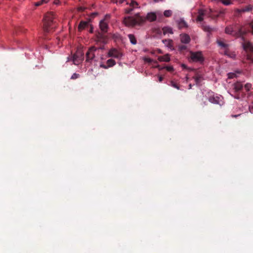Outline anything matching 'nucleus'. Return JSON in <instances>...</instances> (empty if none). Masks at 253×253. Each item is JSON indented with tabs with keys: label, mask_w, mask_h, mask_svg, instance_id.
Masks as SVG:
<instances>
[{
	"label": "nucleus",
	"mask_w": 253,
	"mask_h": 253,
	"mask_svg": "<svg viewBox=\"0 0 253 253\" xmlns=\"http://www.w3.org/2000/svg\"><path fill=\"white\" fill-rule=\"evenodd\" d=\"M217 44L221 47L224 49V50L228 49L229 45L225 43L223 41L221 40H217L216 41Z\"/></svg>",
	"instance_id": "21"
},
{
	"label": "nucleus",
	"mask_w": 253,
	"mask_h": 253,
	"mask_svg": "<svg viewBox=\"0 0 253 253\" xmlns=\"http://www.w3.org/2000/svg\"><path fill=\"white\" fill-rule=\"evenodd\" d=\"M245 96V93H242L241 94V95L240 94V93L239 92H235V94L233 95V97L234 98L237 99H239L241 97H244Z\"/></svg>",
	"instance_id": "28"
},
{
	"label": "nucleus",
	"mask_w": 253,
	"mask_h": 253,
	"mask_svg": "<svg viewBox=\"0 0 253 253\" xmlns=\"http://www.w3.org/2000/svg\"><path fill=\"white\" fill-rule=\"evenodd\" d=\"M170 85L177 89H179L180 88L179 85L175 82H174L173 81H171L170 82Z\"/></svg>",
	"instance_id": "34"
},
{
	"label": "nucleus",
	"mask_w": 253,
	"mask_h": 253,
	"mask_svg": "<svg viewBox=\"0 0 253 253\" xmlns=\"http://www.w3.org/2000/svg\"><path fill=\"white\" fill-rule=\"evenodd\" d=\"M163 80V77L161 76L159 77V82H162Z\"/></svg>",
	"instance_id": "49"
},
{
	"label": "nucleus",
	"mask_w": 253,
	"mask_h": 253,
	"mask_svg": "<svg viewBox=\"0 0 253 253\" xmlns=\"http://www.w3.org/2000/svg\"><path fill=\"white\" fill-rule=\"evenodd\" d=\"M133 8H131V7H130V8L126 9V13L127 14H129L133 10Z\"/></svg>",
	"instance_id": "42"
},
{
	"label": "nucleus",
	"mask_w": 253,
	"mask_h": 253,
	"mask_svg": "<svg viewBox=\"0 0 253 253\" xmlns=\"http://www.w3.org/2000/svg\"><path fill=\"white\" fill-rule=\"evenodd\" d=\"M163 34L166 35L167 34H173L172 29L171 28L169 27H165L162 29Z\"/></svg>",
	"instance_id": "25"
},
{
	"label": "nucleus",
	"mask_w": 253,
	"mask_h": 253,
	"mask_svg": "<svg viewBox=\"0 0 253 253\" xmlns=\"http://www.w3.org/2000/svg\"><path fill=\"white\" fill-rule=\"evenodd\" d=\"M252 87V84L250 83H247L244 85V88L247 91H249Z\"/></svg>",
	"instance_id": "35"
},
{
	"label": "nucleus",
	"mask_w": 253,
	"mask_h": 253,
	"mask_svg": "<svg viewBox=\"0 0 253 253\" xmlns=\"http://www.w3.org/2000/svg\"><path fill=\"white\" fill-rule=\"evenodd\" d=\"M247 59L249 60L253 64V57L251 55H247Z\"/></svg>",
	"instance_id": "40"
},
{
	"label": "nucleus",
	"mask_w": 253,
	"mask_h": 253,
	"mask_svg": "<svg viewBox=\"0 0 253 253\" xmlns=\"http://www.w3.org/2000/svg\"><path fill=\"white\" fill-rule=\"evenodd\" d=\"M156 51H157V52L159 54H162L163 52L162 51V50L161 49H157L156 50Z\"/></svg>",
	"instance_id": "48"
},
{
	"label": "nucleus",
	"mask_w": 253,
	"mask_h": 253,
	"mask_svg": "<svg viewBox=\"0 0 253 253\" xmlns=\"http://www.w3.org/2000/svg\"><path fill=\"white\" fill-rule=\"evenodd\" d=\"M126 0H120L119 3H123Z\"/></svg>",
	"instance_id": "52"
},
{
	"label": "nucleus",
	"mask_w": 253,
	"mask_h": 253,
	"mask_svg": "<svg viewBox=\"0 0 253 253\" xmlns=\"http://www.w3.org/2000/svg\"><path fill=\"white\" fill-rule=\"evenodd\" d=\"M202 28L204 31L208 32L210 34L215 30V28L208 25H203Z\"/></svg>",
	"instance_id": "22"
},
{
	"label": "nucleus",
	"mask_w": 253,
	"mask_h": 253,
	"mask_svg": "<svg viewBox=\"0 0 253 253\" xmlns=\"http://www.w3.org/2000/svg\"><path fill=\"white\" fill-rule=\"evenodd\" d=\"M96 40L98 42L106 43L107 41V37L102 33L98 32L96 35Z\"/></svg>",
	"instance_id": "11"
},
{
	"label": "nucleus",
	"mask_w": 253,
	"mask_h": 253,
	"mask_svg": "<svg viewBox=\"0 0 253 253\" xmlns=\"http://www.w3.org/2000/svg\"><path fill=\"white\" fill-rule=\"evenodd\" d=\"M99 27L103 33H106L107 32V29L108 28V26L107 23H106L104 20H101L99 24Z\"/></svg>",
	"instance_id": "18"
},
{
	"label": "nucleus",
	"mask_w": 253,
	"mask_h": 253,
	"mask_svg": "<svg viewBox=\"0 0 253 253\" xmlns=\"http://www.w3.org/2000/svg\"><path fill=\"white\" fill-rule=\"evenodd\" d=\"M147 51H148V50H147V49H145V50H144V51H145V52H147Z\"/></svg>",
	"instance_id": "60"
},
{
	"label": "nucleus",
	"mask_w": 253,
	"mask_h": 253,
	"mask_svg": "<svg viewBox=\"0 0 253 253\" xmlns=\"http://www.w3.org/2000/svg\"><path fill=\"white\" fill-rule=\"evenodd\" d=\"M97 48L93 46L90 47L85 54L86 62L91 63L95 57V52L96 51Z\"/></svg>",
	"instance_id": "6"
},
{
	"label": "nucleus",
	"mask_w": 253,
	"mask_h": 253,
	"mask_svg": "<svg viewBox=\"0 0 253 253\" xmlns=\"http://www.w3.org/2000/svg\"><path fill=\"white\" fill-rule=\"evenodd\" d=\"M252 9V6L251 5H249L245 6L244 8H242L240 9H238L237 11L239 12H244L250 11Z\"/></svg>",
	"instance_id": "24"
},
{
	"label": "nucleus",
	"mask_w": 253,
	"mask_h": 253,
	"mask_svg": "<svg viewBox=\"0 0 253 253\" xmlns=\"http://www.w3.org/2000/svg\"><path fill=\"white\" fill-rule=\"evenodd\" d=\"M232 85L235 92H240L243 88V84L241 82H237L233 84Z\"/></svg>",
	"instance_id": "10"
},
{
	"label": "nucleus",
	"mask_w": 253,
	"mask_h": 253,
	"mask_svg": "<svg viewBox=\"0 0 253 253\" xmlns=\"http://www.w3.org/2000/svg\"><path fill=\"white\" fill-rule=\"evenodd\" d=\"M236 75L234 73H230L228 74V78L230 79L233 78Z\"/></svg>",
	"instance_id": "43"
},
{
	"label": "nucleus",
	"mask_w": 253,
	"mask_h": 253,
	"mask_svg": "<svg viewBox=\"0 0 253 253\" xmlns=\"http://www.w3.org/2000/svg\"><path fill=\"white\" fill-rule=\"evenodd\" d=\"M164 14L167 17H170L172 14V11L170 10H165Z\"/></svg>",
	"instance_id": "33"
},
{
	"label": "nucleus",
	"mask_w": 253,
	"mask_h": 253,
	"mask_svg": "<svg viewBox=\"0 0 253 253\" xmlns=\"http://www.w3.org/2000/svg\"><path fill=\"white\" fill-rule=\"evenodd\" d=\"M223 54L233 59L235 58L236 57L235 52L230 51L229 48L224 50Z\"/></svg>",
	"instance_id": "19"
},
{
	"label": "nucleus",
	"mask_w": 253,
	"mask_h": 253,
	"mask_svg": "<svg viewBox=\"0 0 253 253\" xmlns=\"http://www.w3.org/2000/svg\"><path fill=\"white\" fill-rule=\"evenodd\" d=\"M165 45L171 50H173V41L170 39H165L162 41Z\"/></svg>",
	"instance_id": "17"
},
{
	"label": "nucleus",
	"mask_w": 253,
	"mask_h": 253,
	"mask_svg": "<svg viewBox=\"0 0 253 253\" xmlns=\"http://www.w3.org/2000/svg\"><path fill=\"white\" fill-rule=\"evenodd\" d=\"M158 60L160 62H169L170 61L169 55L166 54L164 56H159Z\"/></svg>",
	"instance_id": "20"
},
{
	"label": "nucleus",
	"mask_w": 253,
	"mask_h": 253,
	"mask_svg": "<svg viewBox=\"0 0 253 253\" xmlns=\"http://www.w3.org/2000/svg\"><path fill=\"white\" fill-rule=\"evenodd\" d=\"M217 14L218 11H214L211 8H210L209 10H208V17H211L213 19H216L217 17H219V15Z\"/></svg>",
	"instance_id": "12"
},
{
	"label": "nucleus",
	"mask_w": 253,
	"mask_h": 253,
	"mask_svg": "<svg viewBox=\"0 0 253 253\" xmlns=\"http://www.w3.org/2000/svg\"><path fill=\"white\" fill-rule=\"evenodd\" d=\"M206 15L208 16V10L199 9L198 11V15L197 18V21L201 22L204 20L203 17Z\"/></svg>",
	"instance_id": "9"
},
{
	"label": "nucleus",
	"mask_w": 253,
	"mask_h": 253,
	"mask_svg": "<svg viewBox=\"0 0 253 253\" xmlns=\"http://www.w3.org/2000/svg\"><path fill=\"white\" fill-rule=\"evenodd\" d=\"M106 63L109 68L114 66L116 64V62L114 59H110L107 61Z\"/></svg>",
	"instance_id": "27"
},
{
	"label": "nucleus",
	"mask_w": 253,
	"mask_h": 253,
	"mask_svg": "<svg viewBox=\"0 0 253 253\" xmlns=\"http://www.w3.org/2000/svg\"><path fill=\"white\" fill-rule=\"evenodd\" d=\"M100 66L104 69H107L108 68L107 65L104 64H101Z\"/></svg>",
	"instance_id": "46"
},
{
	"label": "nucleus",
	"mask_w": 253,
	"mask_h": 253,
	"mask_svg": "<svg viewBox=\"0 0 253 253\" xmlns=\"http://www.w3.org/2000/svg\"><path fill=\"white\" fill-rule=\"evenodd\" d=\"M59 3H60L59 0H54V3L55 4L57 5V4H59Z\"/></svg>",
	"instance_id": "47"
},
{
	"label": "nucleus",
	"mask_w": 253,
	"mask_h": 253,
	"mask_svg": "<svg viewBox=\"0 0 253 253\" xmlns=\"http://www.w3.org/2000/svg\"><path fill=\"white\" fill-rule=\"evenodd\" d=\"M188 69L189 71H193V70H195V69H194L189 68H188V69Z\"/></svg>",
	"instance_id": "54"
},
{
	"label": "nucleus",
	"mask_w": 253,
	"mask_h": 253,
	"mask_svg": "<svg viewBox=\"0 0 253 253\" xmlns=\"http://www.w3.org/2000/svg\"><path fill=\"white\" fill-rule=\"evenodd\" d=\"M97 14V13H95H95H92V15H93V16H95V15H96Z\"/></svg>",
	"instance_id": "55"
},
{
	"label": "nucleus",
	"mask_w": 253,
	"mask_h": 253,
	"mask_svg": "<svg viewBox=\"0 0 253 253\" xmlns=\"http://www.w3.org/2000/svg\"><path fill=\"white\" fill-rule=\"evenodd\" d=\"M190 58L193 62L202 63L204 58L201 51L190 52Z\"/></svg>",
	"instance_id": "5"
},
{
	"label": "nucleus",
	"mask_w": 253,
	"mask_h": 253,
	"mask_svg": "<svg viewBox=\"0 0 253 253\" xmlns=\"http://www.w3.org/2000/svg\"><path fill=\"white\" fill-rule=\"evenodd\" d=\"M89 26H90L89 32L92 33H93V27L91 25H89Z\"/></svg>",
	"instance_id": "50"
},
{
	"label": "nucleus",
	"mask_w": 253,
	"mask_h": 253,
	"mask_svg": "<svg viewBox=\"0 0 253 253\" xmlns=\"http://www.w3.org/2000/svg\"><path fill=\"white\" fill-rule=\"evenodd\" d=\"M89 26V23L87 21H81L78 26V30L82 31V30L87 28Z\"/></svg>",
	"instance_id": "15"
},
{
	"label": "nucleus",
	"mask_w": 253,
	"mask_h": 253,
	"mask_svg": "<svg viewBox=\"0 0 253 253\" xmlns=\"http://www.w3.org/2000/svg\"><path fill=\"white\" fill-rule=\"evenodd\" d=\"M244 30H246L248 31V33L251 32L253 35V23H250L249 25V29H244Z\"/></svg>",
	"instance_id": "31"
},
{
	"label": "nucleus",
	"mask_w": 253,
	"mask_h": 253,
	"mask_svg": "<svg viewBox=\"0 0 253 253\" xmlns=\"http://www.w3.org/2000/svg\"><path fill=\"white\" fill-rule=\"evenodd\" d=\"M128 37L129 38V40L130 42L132 44H136V43H137V41H136V40L135 39V37H134V36L132 34H129L128 35Z\"/></svg>",
	"instance_id": "26"
},
{
	"label": "nucleus",
	"mask_w": 253,
	"mask_h": 253,
	"mask_svg": "<svg viewBox=\"0 0 253 253\" xmlns=\"http://www.w3.org/2000/svg\"><path fill=\"white\" fill-rule=\"evenodd\" d=\"M188 80H189V78L186 77V81L187 82L188 81Z\"/></svg>",
	"instance_id": "58"
},
{
	"label": "nucleus",
	"mask_w": 253,
	"mask_h": 253,
	"mask_svg": "<svg viewBox=\"0 0 253 253\" xmlns=\"http://www.w3.org/2000/svg\"><path fill=\"white\" fill-rule=\"evenodd\" d=\"M49 0H41L35 3L36 6H39L43 3H46Z\"/></svg>",
	"instance_id": "30"
},
{
	"label": "nucleus",
	"mask_w": 253,
	"mask_h": 253,
	"mask_svg": "<svg viewBox=\"0 0 253 253\" xmlns=\"http://www.w3.org/2000/svg\"><path fill=\"white\" fill-rule=\"evenodd\" d=\"M192 84H189V89L192 88Z\"/></svg>",
	"instance_id": "53"
},
{
	"label": "nucleus",
	"mask_w": 253,
	"mask_h": 253,
	"mask_svg": "<svg viewBox=\"0 0 253 253\" xmlns=\"http://www.w3.org/2000/svg\"><path fill=\"white\" fill-rule=\"evenodd\" d=\"M143 60L146 62H148L149 63H154V64H157V61L156 60H154L150 58L145 57L143 58Z\"/></svg>",
	"instance_id": "29"
},
{
	"label": "nucleus",
	"mask_w": 253,
	"mask_h": 253,
	"mask_svg": "<svg viewBox=\"0 0 253 253\" xmlns=\"http://www.w3.org/2000/svg\"><path fill=\"white\" fill-rule=\"evenodd\" d=\"M165 69H166L168 71L172 72L173 71V68L172 66H166L164 67Z\"/></svg>",
	"instance_id": "39"
},
{
	"label": "nucleus",
	"mask_w": 253,
	"mask_h": 253,
	"mask_svg": "<svg viewBox=\"0 0 253 253\" xmlns=\"http://www.w3.org/2000/svg\"><path fill=\"white\" fill-rule=\"evenodd\" d=\"M225 13V11L224 10H222L218 12V14L219 15V16H220L222 15H223Z\"/></svg>",
	"instance_id": "44"
},
{
	"label": "nucleus",
	"mask_w": 253,
	"mask_h": 253,
	"mask_svg": "<svg viewBox=\"0 0 253 253\" xmlns=\"http://www.w3.org/2000/svg\"><path fill=\"white\" fill-rule=\"evenodd\" d=\"M220 97L213 95L209 96L208 97V100L211 103L218 104H219Z\"/></svg>",
	"instance_id": "16"
},
{
	"label": "nucleus",
	"mask_w": 253,
	"mask_h": 253,
	"mask_svg": "<svg viewBox=\"0 0 253 253\" xmlns=\"http://www.w3.org/2000/svg\"><path fill=\"white\" fill-rule=\"evenodd\" d=\"M242 45L244 50L247 53H253V43L249 41L246 40L244 37V40H242Z\"/></svg>",
	"instance_id": "7"
},
{
	"label": "nucleus",
	"mask_w": 253,
	"mask_h": 253,
	"mask_svg": "<svg viewBox=\"0 0 253 253\" xmlns=\"http://www.w3.org/2000/svg\"><path fill=\"white\" fill-rule=\"evenodd\" d=\"M154 1L155 2H157V1H158V0H154Z\"/></svg>",
	"instance_id": "59"
},
{
	"label": "nucleus",
	"mask_w": 253,
	"mask_h": 253,
	"mask_svg": "<svg viewBox=\"0 0 253 253\" xmlns=\"http://www.w3.org/2000/svg\"><path fill=\"white\" fill-rule=\"evenodd\" d=\"M187 49V46L185 45H179L178 46V49L180 51H183Z\"/></svg>",
	"instance_id": "36"
},
{
	"label": "nucleus",
	"mask_w": 253,
	"mask_h": 253,
	"mask_svg": "<svg viewBox=\"0 0 253 253\" xmlns=\"http://www.w3.org/2000/svg\"><path fill=\"white\" fill-rule=\"evenodd\" d=\"M223 4L226 5H230L232 3L231 0H221Z\"/></svg>",
	"instance_id": "37"
},
{
	"label": "nucleus",
	"mask_w": 253,
	"mask_h": 253,
	"mask_svg": "<svg viewBox=\"0 0 253 253\" xmlns=\"http://www.w3.org/2000/svg\"><path fill=\"white\" fill-rule=\"evenodd\" d=\"M195 80V83L197 85H201V82L203 80V78L202 75L196 72V75L193 77Z\"/></svg>",
	"instance_id": "14"
},
{
	"label": "nucleus",
	"mask_w": 253,
	"mask_h": 253,
	"mask_svg": "<svg viewBox=\"0 0 253 253\" xmlns=\"http://www.w3.org/2000/svg\"><path fill=\"white\" fill-rule=\"evenodd\" d=\"M151 53L152 54H155V51H151Z\"/></svg>",
	"instance_id": "57"
},
{
	"label": "nucleus",
	"mask_w": 253,
	"mask_h": 253,
	"mask_svg": "<svg viewBox=\"0 0 253 253\" xmlns=\"http://www.w3.org/2000/svg\"><path fill=\"white\" fill-rule=\"evenodd\" d=\"M84 9H85V7H82V6H80L78 8V10L80 12H82V11H84Z\"/></svg>",
	"instance_id": "45"
},
{
	"label": "nucleus",
	"mask_w": 253,
	"mask_h": 253,
	"mask_svg": "<svg viewBox=\"0 0 253 253\" xmlns=\"http://www.w3.org/2000/svg\"><path fill=\"white\" fill-rule=\"evenodd\" d=\"M84 59V54L81 50H78L72 57V61L76 65L80 64Z\"/></svg>",
	"instance_id": "4"
},
{
	"label": "nucleus",
	"mask_w": 253,
	"mask_h": 253,
	"mask_svg": "<svg viewBox=\"0 0 253 253\" xmlns=\"http://www.w3.org/2000/svg\"><path fill=\"white\" fill-rule=\"evenodd\" d=\"M180 41L183 43H188L191 40L189 36L186 34H182L180 35Z\"/></svg>",
	"instance_id": "13"
},
{
	"label": "nucleus",
	"mask_w": 253,
	"mask_h": 253,
	"mask_svg": "<svg viewBox=\"0 0 253 253\" xmlns=\"http://www.w3.org/2000/svg\"><path fill=\"white\" fill-rule=\"evenodd\" d=\"M178 25L179 29H182L184 28H187V24L186 23V22L183 20L180 19L178 22Z\"/></svg>",
	"instance_id": "23"
},
{
	"label": "nucleus",
	"mask_w": 253,
	"mask_h": 253,
	"mask_svg": "<svg viewBox=\"0 0 253 253\" xmlns=\"http://www.w3.org/2000/svg\"><path fill=\"white\" fill-rule=\"evenodd\" d=\"M225 32L227 34L232 35L236 38H240L242 40H244V36L248 33L247 31L244 30L243 26H240L237 24L226 27Z\"/></svg>",
	"instance_id": "3"
},
{
	"label": "nucleus",
	"mask_w": 253,
	"mask_h": 253,
	"mask_svg": "<svg viewBox=\"0 0 253 253\" xmlns=\"http://www.w3.org/2000/svg\"><path fill=\"white\" fill-rule=\"evenodd\" d=\"M156 15L155 13H148L146 17H142L139 13L136 14L134 16L125 17L123 20L124 24L127 27H134L136 25H141L146 20L154 21L156 19Z\"/></svg>",
	"instance_id": "1"
},
{
	"label": "nucleus",
	"mask_w": 253,
	"mask_h": 253,
	"mask_svg": "<svg viewBox=\"0 0 253 253\" xmlns=\"http://www.w3.org/2000/svg\"><path fill=\"white\" fill-rule=\"evenodd\" d=\"M152 67L154 68H158L159 70L165 69L164 67H161L158 64V63L156 64V66H153Z\"/></svg>",
	"instance_id": "41"
},
{
	"label": "nucleus",
	"mask_w": 253,
	"mask_h": 253,
	"mask_svg": "<svg viewBox=\"0 0 253 253\" xmlns=\"http://www.w3.org/2000/svg\"><path fill=\"white\" fill-rule=\"evenodd\" d=\"M112 1L113 2H115V3H116L117 2V0H112Z\"/></svg>",
	"instance_id": "56"
},
{
	"label": "nucleus",
	"mask_w": 253,
	"mask_h": 253,
	"mask_svg": "<svg viewBox=\"0 0 253 253\" xmlns=\"http://www.w3.org/2000/svg\"><path fill=\"white\" fill-rule=\"evenodd\" d=\"M57 27L55 16L53 12L46 13L43 19V30L44 33L51 32Z\"/></svg>",
	"instance_id": "2"
},
{
	"label": "nucleus",
	"mask_w": 253,
	"mask_h": 253,
	"mask_svg": "<svg viewBox=\"0 0 253 253\" xmlns=\"http://www.w3.org/2000/svg\"><path fill=\"white\" fill-rule=\"evenodd\" d=\"M138 3L135 1H132L130 3H129V6L130 7H131V8H133V9L135 7H137V6H138Z\"/></svg>",
	"instance_id": "32"
},
{
	"label": "nucleus",
	"mask_w": 253,
	"mask_h": 253,
	"mask_svg": "<svg viewBox=\"0 0 253 253\" xmlns=\"http://www.w3.org/2000/svg\"><path fill=\"white\" fill-rule=\"evenodd\" d=\"M80 77V75L77 73H74L71 77V79L75 80Z\"/></svg>",
	"instance_id": "38"
},
{
	"label": "nucleus",
	"mask_w": 253,
	"mask_h": 253,
	"mask_svg": "<svg viewBox=\"0 0 253 253\" xmlns=\"http://www.w3.org/2000/svg\"><path fill=\"white\" fill-rule=\"evenodd\" d=\"M182 67L184 68V69H188V67L187 66L185 65V64H182Z\"/></svg>",
	"instance_id": "51"
},
{
	"label": "nucleus",
	"mask_w": 253,
	"mask_h": 253,
	"mask_svg": "<svg viewBox=\"0 0 253 253\" xmlns=\"http://www.w3.org/2000/svg\"><path fill=\"white\" fill-rule=\"evenodd\" d=\"M108 56L109 57H112L120 59L122 57L123 54L119 50L115 48H113L109 51Z\"/></svg>",
	"instance_id": "8"
}]
</instances>
